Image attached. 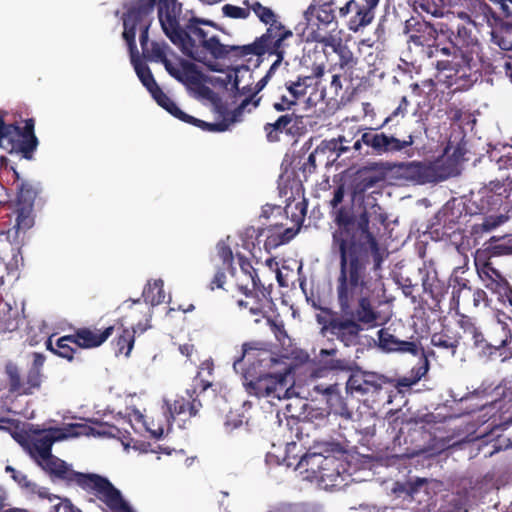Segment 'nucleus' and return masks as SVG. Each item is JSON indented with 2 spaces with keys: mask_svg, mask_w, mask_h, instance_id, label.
I'll use <instances>...</instances> for the list:
<instances>
[{
  "mask_svg": "<svg viewBox=\"0 0 512 512\" xmlns=\"http://www.w3.org/2000/svg\"><path fill=\"white\" fill-rule=\"evenodd\" d=\"M396 172L403 178L425 184L438 180L437 172L434 166L420 161L401 162L396 166Z\"/></svg>",
  "mask_w": 512,
  "mask_h": 512,
  "instance_id": "19",
  "label": "nucleus"
},
{
  "mask_svg": "<svg viewBox=\"0 0 512 512\" xmlns=\"http://www.w3.org/2000/svg\"><path fill=\"white\" fill-rule=\"evenodd\" d=\"M237 257L242 273L251 281V288L247 284H238V288L246 297L255 299L250 307V314L263 315L265 307L272 302V285L265 286L261 282L249 259L241 254H237Z\"/></svg>",
  "mask_w": 512,
  "mask_h": 512,
  "instance_id": "12",
  "label": "nucleus"
},
{
  "mask_svg": "<svg viewBox=\"0 0 512 512\" xmlns=\"http://www.w3.org/2000/svg\"><path fill=\"white\" fill-rule=\"evenodd\" d=\"M447 289L448 287L444 281L437 277L433 284H429V288L425 293L429 294L430 297L436 302H440L447 293Z\"/></svg>",
  "mask_w": 512,
  "mask_h": 512,
  "instance_id": "53",
  "label": "nucleus"
},
{
  "mask_svg": "<svg viewBox=\"0 0 512 512\" xmlns=\"http://www.w3.org/2000/svg\"><path fill=\"white\" fill-rule=\"evenodd\" d=\"M238 116H234V111L232 112V117L230 119H223L220 122L210 123L203 121L201 119L195 118L184 112L180 121L188 123L190 125L196 126L203 131L207 132H224L226 131L230 124L237 121Z\"/></svg>",
  "mask_w": 512,
  "mask_h": 512,
  "instance_id": "32",
  "label": "nucleus"
},
{
  "mask_svg": "<svg viewBox=\"0 0 512 512\" xmlns=\"http://www.w3.org/2000/svg\"><path fill=\"white\" fill-rule=\"evenodd\" d=\"M31 357V365L24 375L15 363L9 362L6 364L5 373L10 393L18 396H28L41 389L45 378L43 367L46 357L40 352H33Z\"/></svg>",
  "mask_w": 512,
  "mask_h": 512,
  "instance_id": "9",
  "label": "nucleus"
},
{
  "mask_svg": "<svg viewBox=\"0 0 512 512\" xmlns=\"http://www.w3.org/2000/svg\"><path fill=\"white\" fill-rule=\"evenodd\" d=\"M227 269L225 268H218L214 277L210 281L208 288L213 291L215 289L223 288L225 282H226V274L225 271Z\"/></svg>",
  "mask_w": 512,
  "mask_h": 512,
  "instance_id": "62",
  "label": "nucleus"
},
{
  "mask_svg": "<svg viewBox=\"0 0 512 512\" xmlns=\"http://www.w3.org/2000/svg\"><path fill=\"white\" fill-rule=\"evenodd\" d=\"M459 17L466 19L467 25L457 23L447 29L453 49L452 59L437 61L436 68L439 71H449L448 78L471 80L475 66L474 55L478 53L479 43L473 34L470 17L464 12L459 13Z\"/></svg>",
  "mask_w": 512,
  "mask_h": 512,
  "instance_id": "3",
  "label": "nucleus"
},
{
  "mask_svg": "<svg viewBox=\"0 0 512 512\" xmlns=\"http://www.w3.org/2000/svg\"><path fill=\"white\" fill-rule=\"evenodd\" d=\"M504 221L505 219L502 215L485 217L482 223L473 225L472 232L473 234L490 232L500 226Z\"/></svg>",
  "mask_w": 512,
  "mask_h": 512,
  "instance_id": "47",
  "label": "nucleus"
},
{
  "mask_svg": "<svg viewBox=\"0 0 512 512\" xmlns=\"http://www.w3.org/2000/svg\"><path fill=\"white\" fill-rule=\"evenodd\" d=\"M420 356L421 357L418 365L413 367L411 370L412 377H403L399 379L397 383L398 386L411 387L413 384L417 383L422 377L426 375V373L429 370V361L425 352H422V355Z\"/></svg>",
  "mask_w": 512,
  "mask_h": 512,
  "instance_id": "39",
  "label": "nucleus"
},
{
  "mask_svg": "<svg viewBox=\"0 0 512 512\" xmlns=\"http://www.w3.org/2000/svg\"><path fill=\"white\" fill-rule=\"evenodd\" d=\"M244 4L248 7L249 11H253L255 15L259 18V20L266 24L271 26V23H280L276 19V14L273 12V10L269 7L263 6L258 1L249 2V0H245Z\"/></svg>",
  "mask_w": 512,
  "mask_h": 512,
  "instance_id": "41",
  "label": "nucleus"
},
{
  "mask_svg": "<svg viewBox=\"0 0 512 512\" xmlns=\"http://www.w3.org/2000/svg\"><path fill=\"white\" fill-rule=\"evenodd\" d=\"M431 265V262L429 266L424 262L423 267L419 268V273L422 275V287L424 292L429 288V284H433L438 277L436 270L432 268Z\"/></svg>",
  "mask_w": 512,
  "mask_h": 512,
  "instance_id": "55",
  "label": "nucleus"
},
{
  "mask_svg": "<svg viewBox=\"0 0 512 512\" xmlns=\"http://www.w3.org/2000/svg\"><path fill=\"white\" fill-rule=\"evenodd\" d=\"M6 114V111L0 110V147L3 140L8 139L11 144V155L17 154L26 160H33L39 145L35 134V120L28 118L24 121V126L20 127L17 123L6 124Z\"/></svg>",
  "mask_w": 512,
  "mask_h": 512,
  "instance_id": "8",
  "label": "nucleus"
},
{
  "mask_svg": "<svg viewBox=\"0 0 512 512\" xmlns=\"http://www.w3.org/2000/svg\"><path fill=\"white\" fill-rule=\"evenodd\" d=\"M491 243L488 247L493 255H510L512 254V238L503 243H493L495 237L490 239Z\"/></svg>",
  "mask_w": 512,
  "mask_h": 512,
  "instance_id": "58",
  "label": "nucleus"
},
{
  "mask_svg": "<svg viewBox=\"0 0 512 512\" xmlns=\"http://www.w3.org/2000/svg\"><path fill=\"white\" fill-rule=\"evenodd\" d=\"M297 104L298 102L290 94H282L273 102L272 107L277 112L291 113Z\"/></svg>",
  "mask_w": 512,
  "mask_h": 512,
  "instance_id": "48",
  "label": "nucleus"
},
{
  "mask_svg": "<svg viewBox=\"0 0 512 512\" xmlns=\"http://www.w3.org/2000/svg\"><path fill=\"white\" fill-rule=\"evenodd\" d=\"M415 143L414 134L410 133L405 139L396 138L393 135H387L379 132L377 128H365L360 138H358L352 148L359 155L381 156L388 153H396L411 147Z\"/></svg>",
  "mask_w": 512,
  "mask_h": 512,
  "instance_id": "10",
  "label": "nucleus"
},
{
  "mask_svg": "<svg viewBox=\"0 0 512 512\" xmlns=\"http://www.w3.org/2000/svg\"><path fill=\"white\" fill-rule=\"evenodd\" d=\"M131 63L134 67V70L141 81L142 85L150 91L152 88L156 87L157 82L148 67L147 64H145L139 56L132 55L131 56Z\"/></svg>",
  "mask_w": 512,
  "mask_h": 512,
  "instance_id": "37",
  "label": "nucleus"
},
{
  "mask_svg": "<svg viewBox=\"0 0 512 512\" xmlns=\"http://www.w3.org/2000/svg\"><path fill=\"white\" fill-rule=\"evenodd\" d=\"M330 413L322 408H313L308 412V419L316 427H325L330 422Z\"/></svg>",
  "mask_w": 512,
  "mask_h": 512,
  "instance_id": "50",
  "label": "nucleus"
},
{
  "mask_svg": "<svg viewBox=\"0 0 512 512\" xmlns=\"http://www.w3.org/2000/svg\"><path fill=\"white\" fill-rule=\"evenodd\" d=\"M470 336L472 338L474 347L479 350L480 355L488 359V341L486 331L482 332L479 328H477L470 334Z\"/></svg>",
  "mask_w": 512,
  "mask_h": 512,
  "instance_id": "51",
  "label": "nucleus"
},
{
  "mask_svg": "<svg viewBox=\"0 0 512 512\" xmlns=\"http://www.w3.org/2000/svg\"><path fill=\"white\" fill-rule=\"evenodd\" d=\"M92 423L96 424L99 426V429H95L91 426H88L86 424H80V423H75V424H70L69 425V435L70 436H74V437H78V436H81V435H84V436H90V435H93V436H112L114 437L117 433H119V430L116 426L114 425H109L107 423H103L101 421H98V420H92L91 421Z\"/></svg>",
  "mask_w": 512,
  "mask_h": 512,
  "instance_id": "29",
  "label": "nucleus"
},
{
  "mask_svg": "<svg viewBox=\"0 0 512 512\" xmlns=\"http://www.w3.org/2000/svg\"><path fill=\"white\" fill-rule=\"evenodd\" d=\"M469 283L468 279L460 276L453 278L452 298L457 304H459L460 297L465 293V291L469 293L472 291V287Z\"/></svg>",
  "mask_w": 512,
  "mask_h": 512,
  "instance_id": "49",
  "label": "nucleus"
},
{
  "mask_svg": "<svg viewBox=\"0 0 512 512\" xmlns=\"http://www.w3.org/2000/svg\"><path fill=\"white\" fill-rule=\"evenodd\" d=\"M135 331L127 328L122 330V333L116 339V354H123L129 356L135 340Z\"/></svg>",
  "mask_w": 512,
  "mask_h": 512,
  "instance_id": "43",
  "label": "nucleus"
},
{
  "mask_svg": "<svg viewBox=\"0 0 512 512\" xmlns=\"http://www.w3.org/2000/svg\"><path fill=\"white\" fill-rule=\"evenodd\" d=\"M177 12L176 0H159L158 18L163 32L183 54L200 62V47L208 39L207 32L192 19L182 28Z\"/></svg>",
  "mask_w": 512,
  "mask_h": 512,
  "instance_id": "5",
  "label": "nucleus"
},
{
  "mask_svg": "<svg viewBox=\"0 0 512 512\" xmlns=\"http://www.w3.org/2000/svg\"><path fill=\"white\" fill-rule=\"evenodd\" d=\"M67 437L59 428L35 431L33 435L17 434L14 439L29 454L30 458L37 464L52 454L53 444Z\"/></svg>",
  "mask_w": 512,
  "mask_h": 512,
  "instance_id": "13",
  "label": "nucleus"
},
{
  "mask_svg": "<svg viewBox=\"0 0 512 512\" xmlns=\"http://www.w3.org/2000/svg\"><path fill=\"white\" fill-rule=\"evenodd\" d=\"M324 392L326 394V402L330 415L350 419L352 412L350 411L344 397L341 395L338 385H329Z\"/></svg>",
  "mask_w": 512,
  "mask_h": 512,
  "instance_id": "28",
  "label": "nucleus"
},
{
  "mask_svg": "<svg viewBox=\"0 0 512 512\" xmlns=\"http://www.w3.org/2000/svg\"><path fill=\"white\" fill-rule=\"evenodd\" d=\"M156 0H131L125 4L126 12L123 14L124 31L122 37L125 40L130 55L138 56L136 46V31L140 32V45L145 60L160 63L166 55L167 45L153 41L149 44V29L153 22L152 13Z\"/></svg>",
  "mask_w": 512,
  "mask_h": 512,
  "instance_id": "2",
  "label": "nucleus"
},
{
  "mask_svg": "<svg viewBox=\"0 0 512 512\" xmlns=\"http://www.w3.org/2000/svg\"><path fill=\"white\" fill-rule=\"evenodd\" d=\"M500 58L497 60L498 64L495 68H503L505 73L508 75H512V61L510 58L506 57L503 53H498Z\"/></svg>",
  "mask_w": 512,
  "mask_h": 512,
  "instance_id": "64",
  "label": "nucleus"
},
{
  "mask_svg": "<svg viewBox=\"0 0 512 512\" xmlns=\"http://www.w3.org/2000/svg\"><path fill=\"white\" fill-rule=\"evenodd\" d=\"M344 142H350L345 136H338V138H333L329 141H324L323 144L325 148L329 151L337 152V155L340 156L344 153H347L350 150V147L344 145Z\"/></svg>",
  "mask_w": 512,
  "mask_h": 512,
  "instance_id": "52",
  "label": "nucleus"
},
{
  "mask_svg": "<svg viewBox=\"0 0 512 512\" xmlns=\"http://www.w3.org/2000/svg\"><path fill=\"white\" fill-rule=\"evenodd\" d=\"M249 349H251L249 344H243L241 356L234 361V366L241 362L245 357H248L249 361L252 358L253 361L251 362V367L248 368L244 374L243 384L245 386L246 392L249 395L256 396L258 398H270L272 381H274L275 374L260 373L259 375H256L253 370H255L256 364H258L259 367L268 368L272 364L276 363L277 360L273 357L272 353L267 350H256L253 353H249Z\"/></svg>",
  "mask_w": 512,
  "mask_h": 512,
  "instance_id": "7",
  "label": "nucleus"
},
{
  "mask_svg": "<svg viewBox=\"0 0 512 512\" xmlns=\"http://www.w3.org/2000/svg\"><path fill=\"white\" fill-rule=\"evenodd\" d=\"M390 381L384 375L375 372L356 371L346 382V393L365 396L378 395Z\"/></svg>",
  "mask_w": 512,
  "mask_h": 512,
  "instance_id": "14",
  "label": "nucleus"
},
{
  "mask_svg": "<svg viewBox=\"0 0 512 512\" xmlns=\"http://www.w3.org/2000/svg\"><path fill=\"white\" fill-rule=\"evenodd\" d=\"M284 86L287 93L290 94L297 102L307 94L298 78L286 81Z\"/></svg>",
  "mask_w": 512,
  "mask_h": 512,
  "instance_id": "56",
  "label": "nucleus"
},
{
  "mask_svg": "<svg viewBox=\"0 0 512 512\" xmlns=\"http://www.w3.org/2000/svg\"><path fill=\"white\" fill-rule=\"evenodd\" d=\"M275 71L276 70H272L271 65L266 75L256 83L254 91L248 97L243 99L239 106L234 109V116H240L243 113L244 109L252 102V99L255 97V95L266 86V84L268 83L271 76L275 73Z\"/></svg>",
  "mask_w": 512,
  "mask_h": 512,
  "instance_id": "42",
  "label": "nucleus"
},
{
  "mask_svg": "<svg viewBox=\"0 0 512 512\" xmlns=\"http://www.w3.org/2000/svg\"><path fill=\"white\" fill-rule=\"evenodd\" d=\"M216 249H217V256L222 261L221 268H225L228 271L233 272L234 271V266H233L234 255H233V252H232V249L230 248V246L228 244H226L224 241H220L217 244Z\"/></svg>",
  "mask_w": 512,
  "mask_h": 512,
  "instance_id": "46",
  "label": "nucleus"
},
{
  "mask_svg": "<svg viewBox=\"0 0 512 512\" xmlns=\"http://www.w3.org/2000/svg\"><path fill=\"white\" fill-rule=\"evenodd\" d=\"M114 332V326L104 330L79 328L73 334L78 348H95L102 345Z\"/></svg>",
  "mask_w": 512,
  "mask_h": 512,
  "instance_id": "24",
  "label": "nucleus"
},
{
  "mask_svg": "<svg viewBox=\"0 0 512 512\" xmlns=\"http://www.w3.org/2000/svg\"><path fill=\"white\" fill-rule=\"evenodd\" d=\"M478 274L484 281L485 287L496 294L501 303L506 304L512 299V286L491 262H485L478 270Z\"/></svg>",
  "mask_w": 512,
  "mask_h": 512,
  "instance_id": "16",
  "label": "nucleus"
},
{
  "mask_svg": "<svg viewBox=\"0 0 512 512\" xmlns=\"http://www.w3.org/2000/svg\"><path fill=\"white\" fill-rule=\"evenodd\" d=\"M105 505L113 512H134L131 506L124 500L120 490L117 488Z\"/></svg>",
  "mask_w": 512,
  "mask_h": 512,
  "instance_id": "44",
  "label": "nucleus"
},
{
  "mask_svg": "<svg viewBox=\"0 0 512 512\" xmlns=\"http://www.w3.org/2000/svg\"><path fill=\"white\" fill-rule=\"evenodd\" d=\"M77 349V342L73 337V334L65 335L57 339L54 354L61 358H65L68 361H72Z\"/></svg>",
  "mask_w": 512,
  "mask_h": 512,
  "instance_id": "40",
  "label": "nucleus"
},
{
  "mask_svg": "<svg viewBox=\"0 0 512 512\" xmlns=\"http://www.w3.org/2000/svg\"><path fill=\"white\" fill-rule=\"evenodd\" d=\"M459 343V338L450 336L443 332H437L431 336L432 346L438 348L450 357H453L456 354Z\"/></svg>",
  "mask_w": 512,
  "mask_h": 512,
  "instance_id": "33",
  "label": "nucleus"
},
{
  "mask_svg": "<svg viewBox=\"0 0 512 512\" xmlns=\"http://www.w3.org/2000/svg\"><path fill=\"white\" fill-rule=\"evenodd\" d=\"M163 286L161 279L155 280L153 283L149 282L142 292L144 302L152 306L161 304L165 299Z\"/></svg>",
  "mask_w": 512,
  "mask_h": 512,
  "instance_id": "38",
  "label": "nucleus"
},
{
  "mask_svg": "<svg viewBox=\"0 0 512 512\" xmlns=\"http://www.w3.org/2000/svg\"><path fill=\"white\" fill-rule=\"evenodd\" d=\"M293 37V32L282 23H271L265 33L257 37L252 43L241 45L242 58L249 55L262 57L264 55L276 56L271 64L272 70H277L286 54V41Z\"/></svg>",
  "mask_w": 512,
  "mask_h": 512,
  "instance_id": "6",
  "label": "nucleus"
},
{
  "mask_svg": "<svg viewBox=\"0 0 512 512\" xmlns=\"http://www.w3.org/2000/svg\"><path fill=\"white\" fill-rule=\"evenodd\" d=\"M501 36L493 34V38L497 39L496 43L502 50H512V22H502L500 25Z\"/></svg>",
  "mask_w": 512,
  "mask_h": 512,
  "instance_id": "45",
  "label": "nucleus"
},
{
  "mask_svg": "<svg viewBox=\"0 0 512 512\" xmlns=\"http://www.w3.org/2000/svg\"><path fill=\"white\" fill-rule=\"evenodd\" d=\"M427 484V479L425 478H416L415 480H409L405 482L402 486V490L413 497L421 487Z\"/></svg>",
  "mask_w": 512,
  "mask_h": 512,
  "instance_id": "59",
  "label": "nucleus"
},
{
  "mask_svg": "<svg viewBox=\"0 0 512 512\" xmlns=\"http://www.w3.org/2000/svg\"><path fill=\"white\" fill-rule=\"evenodd\" d=\"M289 370L275 374L272 381L271 397L272 399H290L294 394L293 383L288 379Z\"/></svg>",
  "mask_w": 512,
  "mask_h": 512,
  "instance_id": "31",
  "label": "nucleus"
},
{
  "mask_svg": "<svg viewBox=\"0 0 512 512\" xmlns=\"http://www.w3.org/2000/svg\"><path fill=\"white\" fill-rule=\"evenodd\" d=\"M324 75V66L316 65L312 68L311 75H298L297 78L300 80L305 91H308V88L311 87L315 82L314 80L317 78H321Z\"/></svg>",
  "mask_w": 512,
  "mask_h": 512,
  "instance_id": "54",
  "label": "nucleus"
},
{
  "mask_svg": "<svg viewBox=\"0 0 512 512\" xmlns=\"http://www.w3.org/2000/svg\"><path fill=\"white\" fill-rule=\"evenodd\" d=\"M333 51L338 56V62L329 69V72L337 70L344 71L345 74L351 73V70L357 64V58L354 56L351 49L340 41L333 46Z\"/></svg>",
  "mask_w": 512,
  "mask_h": 512,
  "instance_id": "30",
  "label": "nucleus"
},
{
  "mask_svg": "<svg viewBox=\"0 0 512 512\" xmlns=\"http://www.w3.org/2000/svg\"><path fill=\"white\" fill-rule=\"evenodd\" d=\"M200 48L211 54L214 59L237 61L242 59L241 45L222 44L217 36L205 40Z\"/></svg>",
  "mask_w": 512,
  "mask_h": 512,
  "instance_id": "25",
  "label": "nucleus"
},
{
  "mask_svg": "<svg viewBox=\"0 0 512 512\" xmlns=\"http://www.w3.org/2000/svg\"><path fill=\"white\" fill-rule=\"evenodd\" d=\"M334 4L335 0H316L305 10V20L311 23L315 17L318 21V25H330L336 19L335 10L333 8Z\"/></svg>",
  "mask_w": 512,
  "mask_h": 512,
  "instance_id": "26",
  "label": "nucleus"
},
{
  "mask_svg": "<svg viewBox=\"0 0 512 512\" xmlns=\"http://www.w3.org/2000/svg\"><path fill=\"white\" fill-rule=\"evenodd\" d=\"M409 105H410L409 100L407 99L406 96H403L401 98L400 103L397 106V108L384 120L382 127L384 125H386L387 123H389L393 118H395L397 116L404 117L408 113Z\"/></svg>",
  "mask_w": 512,
  "mask_h": 512,
  "instance_id": "61",
  "label": "nucleus"
},
{
  "mask_svg": "<svg viewBox=\"0 0 512 512\" xmlns=\"http://www.w3.org/2000/svg\"><path fill=\"white\" fill-rule=\"evenodd\" d=\"M31 494L38 495V500L35 502V512H82L76 507L69 499H61L48 493L45 487H39L34 491H28Z\"/></svg>",
  "mask_w": 512,
  "mask_h": 512,
  "instance_id": "20",
  "label": "nucleus"
},
{
  "mask_svg": "<svg viewBox=\"0 0 512 512\" xmlns=\"http://www.w3.org/2000/svg\"><path fill=\"white\" fill-rule=\"evenodd\" d=\"M37 466L49 476L52 482H60L66 486H78L104 504L116 490L108 478L96 473L75 471L70 464L53 453L43 460L37 461Z\"/></svg>",
  "mask_w": 512,
  "mask_h": 512,
  "instance_id": "4",
  "label": "nucleus"
},
{
  "mask_svg": "<svg viewBox=\"0 0 512 512\" xmlns=\"http://www.w3.org/2000/svg\"><path fill=\"white\" fill-rule=\"evenodd\" d=\"M12 479L25 491H34L37 489V484L28 479V476L18 471L15 475H13Z\"/></svg>",
  "mask_w": 512,
  "mask_h": 512,
  "instance_id": "60",
  "label": "nucleus"
},
{
  "mask_svg": "<svg viewBox=\"0 0 512 512\" xmlns=\"http://www.w3.org/2000/svg\"><path fill=\"white\" fill-rule=\"evenodd\" d=\"M486 197L488 205L492 208L501 206L504 199L512 204V178L507 176L503 180L490 181L486 189Z\"/></svg>",
  "mask_w": 512,
  "mask_h": 512,
  "instance_id": "27",
  "label": "nucleus"
},
{
  "mask_svg": "<svg viewBox=\"0 0 512 512\" xmlns=\"http://www.w3.org/2000/svg\"><path fill=\"white\" fill-rule=\"evenodd\" d=\"M459 326L464 331V333L469 335L478 328L473 319L468 316L461 317L459 320Z\"/></svg>",
  "mask_w": 512,
  "mask_h": 512,
  "instance_id": "63",
  "label": "nucleus"
},
{
  "mask_svg": "<svg viewBox=\"0 0 512 512\" xmlns=\"http://www.w3.org/2000/svg\"><path fill=\"white\" fill-rule=\"evenodd\" d=\"M202 408V403L198 399L195 389H187L186 396L177 397L173 403L168 406L172 418L180 415H187L189 418L196 417Z\"/></svg>",
  "mask_w": 512,
  "mask_h": 512,
  "instance_id": "23",
  "label": "nucleus"
},
{
  "mask_svg": "<svg viewBox=\"0 0 512 512\" xmlns=\"http://www.w3.org/2000/svg\"><path fill=\"white\" fill-rule=\"evenodd\" d=\"M499 315L500 313L485 328L488 341V359H492L497 352H501L508 347L512 340V331L509 325L501 320Z\"/></svg>",
  "mask_w": 512,
  "mask_h": 512,
  "instance_id": "17",
  "label": "nucleus"
},
{
  "mask_svg": "<svg viewBox=\"0 0 512 512\" xmlns=\"http://www.w3.org/2000/svg\"><path fill=\"white\" fill-rule=\"evenodd\" d=\"M149 93L159 106H161L175 118L181 120L184 111H182L176 105V103L160 88L158 84L156 87L152 88Z\"/></svg>",
  "mask_w": 512,
  "mask_h": 512,
  "instance_id": "34",
  "label": "nucleus"
},
{
  "mask_svg": "<svg viewBox=\"0 0 512 512\" xmlns=\"http://www.w3.org/2000/svg\"><path fill=\"white\" fill-rule=\"evenodd\" d=\"M222 12L224 16L233 18V19H246L250 15V11L247 8H241L238 6H234L231 4H226L222 7Z\"/></svg>",
  "mask_w": 512,
  "mask_h": 512,
  "instance_id": "57",
  "label": "nucleus"
},
{
  "mask_svg": "<svg viewBox=\"0 0 512 512\" xmlns=\"http://www.w3.org/2000/svg\"><path fill=\"white\" fill-rule=\"evenodd\" d=\"M377 337L379 349L387 353H409L417 356L425 352L418 341L400 339L395 334V329H392L391 326L378 330Z\"/></svg>",
  "mask_w": 512,
  "mask_h": 512,
  "instance_id": "15",
  "label": "nucleus"
},
{
  "mask_svg": "<svg viewBox=\"0 0 512 512\" xmlns=\"http://www.w3.org/2000/svg\"><path fill=\"white\" fill-rule=\"evenodd\" d=\"M344 184L338 185L329 201L332 219L330 252L338 260L335 278L339 311L321 308L328 315H317V322L345 347L360 344L364 327L380 325V312L374 305L377 282L371 270L382 269L385 249L370 228L367 210L355 214L352 207L341 205Z\"/></svg>",
  "mask_w": 512,
  "mask_h": 512,
  "instance_id": "1",
  "label": "nucleus"
},
{
  "mask_svg": "<svg viewBox=\"0 0 512 512\" xmlns=\"http://www.w3.org/2000/svg\"><path fill=\"white\" fill-rule=\"evenodd\" d=\"M355 12L348 20L347 26L350 31L358 32L360 29L368 26L374 19V11L360 5L356 0H349L344 6L339 8V16L345 18L351 12Z\"/></svg>",
  "mask_w": 512,
  "mask_h": 512,
  "instance_id": "21",
  "label": "nucleus"
},
{
  "mask_svg": "<svg viewBox=\"0 0 512 512\" xmlns=\"http://www.w3.org/2000/svg\"><path fill=\"white\" fill-rule=\"evenodd\" d=\"M332 73L330 84L324 89V92L328 93L332 99H337L339 97L340 100H344V84L351 82V73L348 72L345 74L344 71H334Z\"/></svg>",
  "mask_w": 512,
  "mask_h": 512,
  "instance_id": "35",
  "label": "nucleus"
},
{
  "mask_svg": "<svg viewBox=\"0 0 512 512\" xmlns=\"http://www.w3.org/2000/svg\"><path fill=\"white\" fill-rule=\"evenodd\" d=\"M16 187V198L13 203V212L16 215L17 230L26 231L34 225V204L42 192L40 182L20 180Z\"/></svg>",
  "mask_w": 512,
  "mask_h": 512,
  "instance_id": "11",
  "label": "nucleus"
},
{
  "mask_svg": "<svg viewBox=\"0 0 512 512\" xmlns=\"http://www.w3.org/2000/svg\"><path fill=\"white\" fill-rule=\"evenodd\" d=\"M282 228V225L273 224L268 228H259L255 229L254 227H248L244 231V237L246 239L255 238L257 243H260V236L263 235L265 231L268 232L267 238L265 240L264 246L267 250L276 248L280 245L288 243L297 233L292 228H287L284 231L280 232L279 230Z\"/></svg>",
  "mask_w": 512,
  "mask_h": 512,
  "instance_id": "18",
  "label": "nucleus"
},
{
  "mask_svg": "<svg viewBox=\"0 0 512 512\" xmlns=\"http://www.w3.org/2000/svg\"><path fill=\"white\" fill-rule=\"evenodd\" d=\"M297 119L298 115L293 111L279 116L274 122L266 123L263 127L266 140L269 143H276L280 141L282 133L294 135L293 128L297 123Z\"/></svg>",
  "mask_w": 512,
  "mask_h": 512,
  "instance_id": "22",
  "label": "nucleus"
},
{
  "mask_svg": "<svg viewBox=\"0 0 512 512\" xmlns=\"http://www.w3.org/2000/svg\"><path fill=\"white\" fill-rule=\"evenodd\" d=\"M214 371V364L212 361H204L193 380V388L197 392L199 389L201 392L206 391L212 386V377Z\"/></svg>",
  "mask_w": 512,
  "mask_h": 512,
  "instance_id": "36",
  "label": "nucleus"
}]
</instances>
